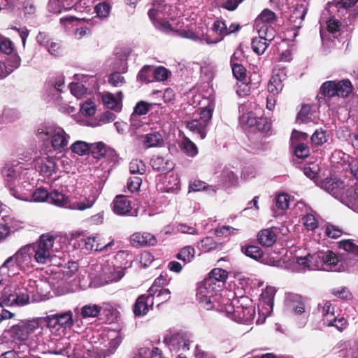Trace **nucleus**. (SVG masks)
<instances>
[{
	"mask_svg": "<svg viewBox=\"0 0 358 358\" xmlns=\"http://www.w3.org/2000/svg\"><path fill=\"white\" fill-rule=\"evenodd\" d=\"M39 318L12 326L6 331L11 342L19 346L35 349L44 343L45 327Z\"/></svg>",
	"mask_w": 358,
	"mask_h": 358,
	"instance_id": "obj_1",
	"label": "nucleus"
},
{
	"mask_svg": "<svg viewBox=\"0 0 358 358\" xmlns=\"http://www.w3.org/2000/svg\"><path fill=\"white\" fill-rule=\"evenodd\" d=\"M43 296L35 280L24 279L21 285L14 291L9 286L3 289L0 296V306H24L31 301H41Z\"/></svg>",
	"mask_w": 358,
	"mask_h": 358,
	"instance_id": "obj_2",
	"label": "nucleus"
},
{
	"mask_svg": "<svg viewBox=\"0 0 358 358\" xmlns=\"http://www.w3.org/2000/svg\"><path fill=\"white\" fill-rule=\"evenodd\" d=\"M320 187L334 197L345 203L358 213V185L352 181L348 183L336 178H326L320 183Z\"/></svg>",
	"mask_w": 358,
	"mask_h": 358,
	"instance_id": "obj_3",
	"label": "nucleus"
},
{
	"mask_svg": "<svg viewBox=\"0 0 358 358\" xmlns=\"http://www.w3.org/2000/svg\"><path fill=\"white\" fill-rule=\"evenodd\" d=\"M293 262L296 264L300 270H324L340 271L339 259L337 255L331 250L319 251L313 255L294 258Z\"/></svg>",
	"mask_w": 358,
	"mask_h": 358,
	"instance_id": "obj_4",
	"label": "nucleus"
},
{
	"mask_svg": "<svg viewBox=\"0 0 358 358\" xmlns=\"http://www.w3.org/2000/svg\"><path fill=\"white\" fill-rule=\"evenodd\" d=\"M222 285L213 282L210 279H204L199 284L196 296L200 304L206 310L216 309L223 310V307L228 298L223 296L220 291Z\"/></svg>",
	"mask_w": 358,
	"mask_h": 358,
	"instance_id": "obj_5",
	"label": "nucleus"
},
{
	"mask_svg": "<svg viewBox=\"0 0 358 358\" xmlns=\"http://www.w3.org/2000/svg\"><path fill=\"white\" fill-rule=\"evenodd\" d=\"M36 135L41 141H48L53 150L57 152H62L68 148L70 135L62 127L55 124H40Z\"/></svg>",
	"mask_w": 358,
	"mask_h": 358,
	"instance_id": "obj_6",
	"label": "nucleus"
},
{
	"mask_svg": "<svg viewBox=\"0 0 358 358\" xmlns=\"http://www.w3.org/2000/svg\"><path fill=\"white\" fill-rule=\"evenodd\" d=\"M226 301L223 310L226 315L236 322L248 324L254 320L255 309L252 306H248L250 300L246 296L233 299L231 301Z\"/></svg>",
	"mask_w": 358,
	"mask_h": 358,
	"instance_id": "obj_7",
	"label": "nucleus"
},
{
	"mask_svg": "<svg viewBox=\"0 0 358 358\" xmlns=\"http://www.w3.org/2000/svg\"><path fill=\"white\" fill-rule=\"evenodd\" d=\"M34 259L29 245L21 247L13 256L3 262V268L6 269L11 275H15L19 270L27 271L34 268Z\"/></svg>",
	"mask_w": 358,
	"mask_h": 358,
	"instance_id": "obj_8",
	"label": "nucleus"
},
{
	"mask_svg": "<svg viewBox=\"0 0 358 358\" xmlns=\"http://www.w3.org/2000/svg\"><path fill=\"white\" fill-rule=\"evenodd\" d=\"M174 8L164 1H157L153 3L148 14L157 29L169 32L172 29L168 19L174 17L175 15L173 14Z\"/></svg>",
	"mask_w": 358,
	"mask_h": 358,
	"instance_id": "obj_9",
	"label": "nucleus"
},
{
	"mask_svg": "<svg viewBox=\"0 0 358 358\" xmlns=\"http://www.w3.org/2000/svg\"><path fill=\"white\" fill-rule=\"evenodd\" d=\"M39 320H42L41 326L45 327V334L49 331L57 336H63L64 330L73 324V313L71 310L39 317Z\"/></svg>",
	"mask_w": 358,
	"mask_h": 358,
	"instance_id": "obj_10",
	"label": "nucleus"
},
{
	"mask_svg": "<svg viewBox=\"0 0 358 358\" xmlns=\"http://www.w3.org/2000/svg\"><path fill=\"white\" fill-rule=\"evenodd\" d=\"M55 238L50 234H42L39 239L30 247L34 262L39 264H46L51 262L54 254Z\"/></svg>",
	"mask_w": 358,
	"mask_h": 358,
	"instance_id": "obj_11",
	"label": "nucleus"
},
{
	"mask_svg": "<svg viewBox=\"0 0 358 358\" xmlns=\"http://www.w3.org/2000/svg\"><path fill=\"white\" fill-rule=\"evenodd\" d=\"M213 113V110L210 106L202 108L198 115L185 122L186 127L199 138L204 139L207 135Z\"/></svg>",
	"mask_w": 358,
	"mask_h": 358,
	"instance_id": "obj_12",
	"label": "nucleus"
},
{
	"mask_svg": "<svg viewBox=\"0 0 358 358\" xmlns=\"http://www.w3.org/2000/svg\"><path fill=\"white\" fill-rule=\"evenodd\" d=\"M164 343L171 352L185 353L192 342L191 334L185 332L169 331L164 337Z\"/></svg>",
	"mask_w": 358,
	"mask_h": 358,
	"instance_id": "obj_13",
	"label": "nucleus"
},
{
	"mask_svg": "<svg viewBox=\"0 0 358 358\" xmlns=\"http://www.w3.org/2000/svg\"><path fill=\"white\" fill-rule=\"evenodd\" d=\"M276 15L272 10L265 8L255 20V28L258 34L267 36L268 39L274 38L275 31L272 24L275 21Z\"/></svg>",
	"mask_w": 358,
	"mask_h": 358,
	"instance_id": "obj_14",
	"label": "nucleus"
},
{
	"mask_svg": "<svg viewBox=\"0 0 358 358\" xmlns=\"http://www.w3.org/2000/svg\"><path fill=\"white\" fill-rule=\"evenodd\" d=\"M48 336L44 338V343L41 345H47L48 352L53 355L70 354V343L63 336H57L56 334L48 331Z\"/></svg>",
	"mask_w": 358,
	"mask_h": 358,
	"instance_id": "obj_15",
	"label": "nucleus"
},
{
	"mask_svg": "<svg viewBox=\"0 0 358 358\" xmlns=\"http://www.w3.org/2000/svg\"><path fill=\"white\" fill-rule=\"evenodd\" d=\"M24 164L18 161H13L5 164L2 169V175L8 185H15L22 180L25 171Z\"/></svg>",
	"mask_w": 358,
	"mask_h": 358,
	"instance_id": "obj_16",
	"label": "nucleus"
},
{
	"mask_svg": "<svg viewBox=\"0 0 358 358\" xmlns=\"http://www.w3.org/2000/svg\"><path fill=\"white\" fill-rule=\"evenodd\" d=\"M319 309L321 310L323 320L328 326H334L341 328L345 321L344 318H337L335 315V307L331 301H325L323 304H319Z\"/></svg>",
	"mask_w": 358,
	"mask_h": 358,
	"instance_id": "obj_17",
	"label": "nucleus"
},
{
	"mask_svg": "<svg viewBox=\"0 0 358 358\" xmlns=\"http://www.w3.org/2000/svg\"><path fill=\"white\" fill-rule=\"evenodd\" d=\"M59 159L54 157L43 156L36 158L34 166L36 170L44 176H50L56 171L57 162Z\"/></svg>",
	"mask_w": 358,
	"mask_h": 358,
	"instance_id": "obj_18",
	"label": "nucleus"
},
{
	"mask_svg": "<svg viewBox=\"0 0 358 358\" xmlns=\"http://www.w3.org/2000/svg\"><path fill=\"white\" fill-rule=\"evenodd\" d=\"M285 308L287 311L300 315L306 312V305L303 297L296 294L289 293L286 296Z\"/></svg>",
	"mask_w": 358,
	"mask_h": 358,
	"instance_id": "obj_19",
	"label": "nucleus"
},
{
	"mask_svg": "<svg viewBox=\"0 0 358 358\" xmlns=\"http://www.w3.org/2000/svg\"><path fill=\"white\" fill-rule=\"evenodd\" d=\"M296 210L301 211L300 216L303 217V224L308 230H315L318 222L313 214L311 213L312 210L307 206L303 202H298L296 206Z\"/></svg>",
	"mask_w": 358,
	"mask_h": 358,
	"instance_id": "obj_20",
	"label": "nucleus"
},
{
	"mask_svg": "<svg viewBox=\"0 0 358 358\" xmlns=\"http://www.w3.org/2000/svg\"><path fill=\"white\" fill-rule=\"evenodd\" d=\"M154 305L153 298L150 292L147 294H142L136 299L133 311L136 316L141 317L147 314L150 308Z\"/></svg>",
	"mask_w": 358,
	"mask_h": 358,
	"instance_id": "obj_21",
	"label": "nucleus"
},
{
	"mask_svg": "<svg viewBox=\"0 0 358 358\" xmlns=\"http://www.w3.org/2000/svg\"><path fill=\"white\" fill-rule=\"evenodd\" d=\"M130 242L134 247L153 246L157 244L156 237L148 232H136L130 236Z\"/></svg>",
	"mask_w": 358,
	"mask_h": 358,
	"instance_id": "obj_22",
	"label": "nucleus"
},
{
	"mask_svg": "<svg viewBox=\"0 0 358 358\" xmlns=\"http://www.w3.org/2000/svg\"><path fill=\"white\" fill-rule=\"evenodd\" d=\"M98 196L96 191H92L88 196H80L79 200L70 203L69 208L83 211L91 208L95 203Z\"/></svg>",
	"mask_w": 358,
	"mask_h": 358,
	"instance_id": "obj_23",
	"label": "nucleus"
},
{
	"mask_svg": "<svg viewBox=\"0 0 358 358\" xmlns=\"http://www.w3.org/2000/svg\"><path fill=\"white\" fill-rule=\"evenodd\" d=\"M306 2L296 3L291 11L289 20L294 29H299L307 13V3Z\"/></svg>",
	"mask_w": 358,
	"mask_h": 358,
	"instance_id": "obj_24",
	"label": "nucleus"
},
{
	"mask_svg": "<svg viewBox=\"0 0 358 358\" xmlns=\"http://www.w3.org/2000/svg\"><path fill=\"white\" fill-rule=\"evenodd\" d=\"M276 290L273 287H266V289L262 294V299L264 305H266V308L262 307L261 310H259V313L264 316L263 321L261 322L263 323L265 320V318L268 316L271 312L273 310V299L275 294Z\"/></svg>",
	"mask_w": 358,
	"mask_h": 358,
	"instance_id": "obj_25",
	"label": "nucleus"
},
{
	"mask_svg": "<svg viewBox=\"0 0 358 358\" xmlns=\"http://www.w3.org/2000/svg\"><path fill=\"white\" fill-rule=\"evenodd\" d=\"M112 205L114 213L117 215H129V213L131 210L130 201L122 195L117 196L113 200Z\"/></svg>",
	"mask_w": 358,
	"mask_h": 358,
	"instance_id": "obj_26",
	"label": "nucleus"
},
{
	"mask_svg": "<svg viewBox=\"0 0 358 358\" xmlns=\"http://www.w3.org/2000/svg\"><path fill=\"white\" fill-rule=\"evenodd\" d=\"M178 35L184 38H188L193 41L205 43L206 44L217 43L222 41V38H218L216 40H210L207 35L199 34L195 33L189 29H182L178 31Z\"/></svg>",
	"mask_w": 358,
	"mask_h": 358,
	"instance_id": "obj_27",
	"label": "nucleus"
},
{
	"mask_svg": "<svg viewBox=\"0 0 358 358\" xmlns=\"http://www.w3.org/2000/svg\"><path fill=\"white\" fill-rule=\"evenodd\" d=\"M96 236H89L81 239V243L87 251H103L107 250L108 248L114 245L112 241L106 244L101 245L98 242Z\"/></svg>",
	"mask_w": 358,
	"mask_h": 358,
	"instance_id": "obj_28",
	"label": "nucleus"
},
{
	"mask_svg": "<svg viewBox=\"0 0 358 358\" xmlns=\"http://www.w3.org/2000/svg\"><path fill=\"white\" fill-rule=\"evenodd\" d=\"M122 98L123 95L121 91L118 92L116 95L108 92L103 95L102 101L107 108L120 111L122 108Z\"/></svg>",
	"mask_w": 358,
	"mask_h": 358,
	"instance_id": "obj_29",
	"label": "nucleus"
},
{
	"mask_svg": "<svg viewBox=\"0 0 358 358\" xmlns=\"http://www.w3.org/2000/svg\"><path fill=\"white\" fill-rule=\"evenodd\" d=\"M238 110L239 113L241 114L239 117L240 124L254 129L258 118L252 111H248L247 106L245 105L240 106Z\"/></svg>",
	"mask_w": 358,
	"mask_h": 358,
	"instance_id": "obj_30",
	"label": "nucleus"
},
{
	"mask_svg": "<svg viewBox=\"0 0 358 358\" xmlns=\"http://www.w3.org/2000/svg\"><path fill=\"white\" fill-rule=\"evenodd\" d=\"M276 234L272 229L261 230L257 235L259 244L265 247L272 246L276 241Z\"/></svg>",
	"mask_w": 358,
	"mask_h": 358,
	"instance_id": "obj_31",
	"label": "nucleus"
},
{
	"mask_svg": "<svg viewBox=\"0 0 358 358\" xmlns=\"http://www.w3.org/2000/svg\"><path fill=\"white\" fill-rule=\"evenodd\" d=\"M48 203L69 208L71 202L68 201V198L62 192L55 189L49 193Z\"/></svg>",
	"mask_w": 358,
	"mask_h": 358,
	"instance_id": "obj_32",
	"label": "nucleus"
},
{
	"mask_svg": "<svg viewBox=\"0 0 358 358\" xmlns=\"http://www.w3.org/2000/svg\"><path fill=\"white\" fill-rule=\"evenodd\" d=\"M143 141L147 148L161 147L164 144L162 136L157 131L149 133L143 136Z\"/></svg>",
	"mask_w": 358,
	"mask_h": 358,
	"instance_id": "obj_33",
	"label": "nucleus"
},
{
	"mask_svg": "<svg viewBox=\"0 0 358 358\" xmlns=\"http://www.w3.org/2000/svg\"><path fill=\"white\" fill-rule=\"evenodd\" d=\"M259 37L254 38L252 41V48L257 55H262L268 47V42L274 38L268 39L267 36L258 34Z\"/></svg>",
	"mask_w": 358,
	"mask_h": 358,
	"instance_id": "obj_34",
	"label": "nucleus"
},
{
	"mask_svg": "<svg viewBox=\"0 0 358 358\" xmlns=\"http://www.w3.org/2000/svg\"><path fill=\"white\" fill-rule=\"evenodd\" d=\"M152 167L158 171H169L173 169V163L164 157L155 156L151 159Z\"/></svg>",
	"mask_w": 358,
	"mask_h": 358,
	"instance_id": "obj_35",
	"label": "nucleus"
},
{
	"mask_svg": "<svg viewBox=\"0 0 358 358\" xmlns=\"http://www.w3.org/2000/svg\"><path fill=\"white\" fill-rule=\"evenodd\" d=\"M220 182L226 187L236 185L238 182L237 174L230 169L226 168L222 172Z\"/></svg>",
	"mask_w": 358,
	"mask_h": 358,
	"instance_id": "obj_36",
	"label": "nucleus"
},
{
	"mask_svg": "<svg viewBox=\"0 0 358 358\" xmlns=\"http://www.w3.org/2000/svg\"><path fill=\"white\" fill-rule=\"evenodd\" d=\"M283 87L282 79L280 73H275L270 79L268 84V90L273 96L279 94Z\"/></svg>",
	"mask_w": 358,
	"mask_h": 358,
	"instance_id": "obj_37",
	"label": "nucleus"
},
{
	"mask_svg": "<svg viewBox=\"0 0 358 358\" xmlns=\"http://www.w3.org/2000/svg\"><path fill=\"white\" fill-rule=\"evenodd\" d=\"M352 85L349 80H342L336 82V96L348 97L352 92Z\"/></svg>",
	"mask_w": 358,
	"mask_h": 358,
	"instance_id": "obj_38",
	"label": "nucleus"
},
{
	"mask_svg": "<svg viewBox=\"0 0 358 358\" xmlns=\"http://www.w3.org/2000/svg\"><path fill=\"white\" fill-rule=\"evenodd\" d=\"M101 310V308L96 305L89 303L81 308L80 315L83 318H94L97 317Z\"/></svg>",
	"mask_w": 358,
	"mask_h": 358,
	"instance_id": "obj_39",
	"label": "nucleus"
},
{
	"mask_svg": "<svg viewBox=\"0 0 358 358\" xmlns=\"http://www.w3.org/2000/svg\"><path fill=\"white\" fill-rule=\"evenodd\" d=\"M181 149L190 157H194L199 152L196 144L187 137L183 138L181 143Z\"/></svg>",
	"mask_w": 358,
	"mask_h": 358,
	"instance_id": "obj_40",
	"label": "nucleus"
},
{
	"mask_svg": "<svg viewBox=\"0 0 358 358\" xmlns=\"http://www.w3.org/2000/svg\"><path fill=\"white\" fill-rule=\"evenodd\" d=\"M311 142L316 146H320L327 142L329 139V134L327 131L322 128L316 129L311 136Z\"/></svg>",
	"mask_w": 358,
	"mask_h": 358,
	"instance_id": "obj_41",
	"label": "nucleus"
},
{
	"mask_svg": "<svg viewBox=\"0 0 358 358\" xmlns=\"http://www.w3.org/2000/svg\"><path fill=\"white\" fill-rule=\"evenodd\" d=\"M227 278V273L225 270L220 268L213 269L206 279H210L213 282L222 285Z\"/></svg>",
	"mask_w": 358,
	"mask_h": 358,
	"instance_id": "obj_42",
	"label": "nucleus"
},
{
	"mask_svg": "<svg viewBox=\"0 0 358 358\" xmlns=\"http://www.w3.org/2000/svg\"><path fill=\"white\" fill-rule=\"evenodd\" d=\"M320 93L328 97L336 96V82L333 80L324 82L320 89Z\"/></svg>",
	"mask_w": 358,
	"mask_h": 358,
	"instance_id": "obj_43",
	"label": "nucleus"
},
{
	"mask_svg": "<svg viewBox=\"0 0 358 358\" xmlns=\"http://www.w3.org/2000/svg\"><path fill=\"white\" fill-rule=\"evenodd\" d=\"M189 191L199 192V191H207L209 193H215L217 187L216 186L206 185L205 182L201 180H194L191 182L189 186Z\"/></svg>",
	"mask_w": 358,
	"mask_h": 358,
	"instance_id": "obj_44",
	"label": "nucleus"
},
{
	"mask_svg": "<svg viewBox=\"0 0 358 358\" xmlns=\"http://www.w3.org/2000/svg\"><path fill=\"white\" fill-rule=\"evenodd\" d=\"M70 149L73 153L83 156L90 151V144L83 141H77L70 146Z\"/></svg>",
	"mask_w": 358,
	"mask_h": 358,
	"instance_id": "obj_45",
	"label": "nucleus"
},
{
	"mask_svg": "<svg viewBox=\"0 0 358 358\" xmlns=\"http://www.w3.org/2000/svg\"><path fill=\"white\" fill-rule=\"evenodd\" d=\"M108 150V148L102 142L90 144V151L92 152L94 157L96 159H100L101 157H104L106 155Z\"/></svg>",
	"mask_w": 358,
	"mask_h": 358,
	"instance_id": "obj_46",
	"label": "nucleus"
},
{
	"mask_svg": "<svg viewBox=\"0 0 358 358\" xmlns=\"http://www.w3.org/2000/svg\"><path fill=\"white\" fill-rule=\"evenodd\" d=\"M194 248L191 246H186L183 248L177 255V259L182 261L184 265L189 262L194 257Z\"/></svg>",
	"mask_w": 358,
	"mask_h": 358,
	"instance_id": "obj_47",
	"label": "nucleus"
},
{
	"mask_svg": "<svg viewBox=\"0 0 358 358\" xmlns=\"http://www.w3.org/2000/svg\"><path fill=\"white\" fill-rule=\"evenodd\" d=\"M335 350L340 353V357L350 358L351 356L352 348L348 342L341 341L335 346Z\"/></svg>",
	"mask_w": 358,
	"mask_h": 358,
	"instance_id": "obj_48",
	"label": "nucleus"
},
{
	"mask_svg": "<svg viewBox=\"0 0 358 358\" xmlns=\"http://www.w3.org/2000/svg\"><path fill=\"white\" fill-rule=\"evenodd\" d=\"M151 296L153 298V301H155L158 303L157 306H159V304L170 299L171 292L168 289L161 288L156 294H151Z\"/></svg>",
	"mask_w": 358,
	"mask_h": 358,
	"instance_id": "obj_49",
	"label": "nucleus"
},
{
	"mask_svg": "<svg viewBox=\"0 0 358 358\" xmlns=\"http://www.w3.org/2000/svg\"><path fill=\"white\" fill-rule=\"evenodd\" d=\"M152 104H150L144 101H138L134 108V112L131 114V118L133 119L136 115H143L148 113L150 110V106Z\"/></svg>",
	"mask_w": 358,
	"mask_h": 358,
	"instance_id": "obj_50",
	"label": "nucleus"
},
{
	"mask_svg": "<svg viewBox=\"0 0 358 358\" xmlns=\"http://www.w3.org/2000/svg\"><path fill=\"white\" fill-rule=\"evenodd\" d=\"M71 93L77 99H80L87 92V89L83 84L80 83H72L69 85Z\"/></svg>",
	"mask_w": 358,
	"mask_h": 358,
	"instance_id": "obj_51",
	"label": "nucleus"
},
{
	"mask_svg": "<svg viewBox=\"0 0 358 358\" xmlns=\"http://www.w3.org/2000/svg\"><path fill=\"white\" fill-rule=\"evenodd\" d=\"M129 171L132 174H143L145 172V165L141 160L133 159L129 164Z\"/></svg>",
	"mask_w": 358,
	"mask_h": 358,
	"instance_id": "obj_52",
	"label": "nucleus"
},
{
	"mask_svg": "<svg viewBox=\"0 0 358 358\" xmlns=\"http://www.w3.org/2000/svg\"><path fill=\"white\" fill-rule=\"evenodd\" d=\"M242 250L245 254V255L254 259H258L263 255L262 250L257 245H249L247 246L245 249L243 248Z\"/></svg>",
	"mask_w": 358,
	"mask_h": 358,
	"instance_id": "obj_53",
	"label": "nucleus"
},
{
	"mask_svg": "<svg viewBox=\"0 0 358 358\" xmlns=\"http://www.w3.org/2000/svg\"><path fill=\"white\" fill-rule=\"evenodd\" d=\"M339 248L358 257V245H355L352 241L343 240L340 241Z\"/></svg>",
	"mask_w": 358,
	"mask_h": 358,
	"instance_id": "obj_54",
	"label": "nucleus"
},
{
	"mask_svg": "<svg viewBox=\"0 0 358 358\" xmlns=\"http://www.w3.org/2000/svg\"><path fill=\"white\" fill-rule=\"evenodd\" d=\"M152 69L150 66H144L139 71L137 76L138 80L143 83H150L152 81Z\"/></svg>",
	"mask_w": 358,
	"mask_h": 358,
	"instance_id": "obj_55",
	"label": "nucleus"
},
{
	"mask_svg": "<svg viewBox=\"0 0 358 358\" xmlns=\"http://www.w3.org/2000/svg\"><path fill=\"white\" fill-rule=\"evenodd\" d=\"M97 15L101 18L108 17L110 11V6L106 1L100 2L94 8Z\"/></svg>",
	"mask_w": 358,
	"mask_h": 358,
	"instance_id": "obj_56",
	"label": "nucleus"
},
{
	"mask_svg": "<svg viewBox=\"0 0 358 358\" xmlns=\"http://www.w3.org/2000/svg\"><path fill=\"white\" fill-rule=\"evenodd\" d=\"M170 71L164 66H158L152 71V76L157 81H164L167 80Z\"/></svg>",
	"mask_w": 358,
	"mask_h": 358,
	"instance_id": "obj_57",
	"label": "nucleus"
},
{
	"mask_svg": "<svg viewBox=\"0 0 358 358\" xmlns=\"http://www.w3.org/2000/svg\"><path fill=\"white\" fill-rule=\"evenodd\" d=\"M49 192L44 188H38L32 194V200L36 202H48Z\"/></svg>",
	"mask_w": 358,
	"mask_h": 358,
	"instance_id": "obj_58",
	"label": "nucleus"
},
{
	"mask_svg": "<svg viewBox=\"0 0 358 358\" xmlns=\"http://www.w3.org/2000/svg\"><path fill=\"white\" fill-rule=\"evenodd\" d=\"M219 246L220 244L214 241L210 237H206L201 241V248L205 252L216 250Z\"/></svg>",
	"mask_w": 358,
	"mask_h": 358,
	"instance_id": "obj_59",
	"label": "nucleus"
},
{
	"mask_svg": "<svg viewBox=\"0 0 358 358\" xmlns=\"http://www.w3.org/2000/svg\"><path fill=\"white\" fill-rule=\"evenodd\" d=\"M108 83L115 87L122 86L125 83L124 76L119 72H114L109 76Z\"/></svg>",
	"mask_w": 358,
	"mask_h": 358,
	"instance_id": "obj_60",
	"label": "nucleus"
},
{
	"mask_svg": "<svg viewBox=\"0 0 358 358\" xmlns=\"http://www.w3.org/2000/svg\"><path fill=\"white\" fill-rule=\"evenodd\" d=\"M271 128V123L267 117H260L257 120L254 131L257 130L262 132H267Z\"/></svg>",
	"mask_w": 358,
	"mask_h": 358,
	"instance_id": "obj_61",
	"label": "nucleus"
},
{
	"mask_svg": "<svg viewBox=\"0 0 358 358\" xmlns=\"http://www.w3.org/2000/svg\"><path fill=\"white\" fill-rule=\"evenodd\" d=\"M234 76L239 81H244L246 78V69L242 65H236L234 64L231 67Z\"/></svg>",
	"mask_w": 358,
	"mask_h": 358,
	"instance_id": "obj_62",
	"label": "nucleus"
},
{
	"mask_svg": "<svg viewBox=\"0 0 358 358\" xmlns=\"http://www.w3.org/2000/svg\"><path fill=\"white\" fill-rule=\"evenodd\" d=\"M331 294L340 299H351L352 295L348 288L345 287H342L337 289H334L331 291Z\"/></svg>",
	"mask_w": 358,
	"mask_h": 358,
	"instance_id": "obj_63",
	"label": "nucleus"
},
{
	"mask_svg": "<svg viewBox=\"0 0 358 358\" xmlns=\"http://www.w3.org/2000/svg\"><path fill=\"white\" fill-rule=\"evenodd\" d=\"M289 196L287 194H280L275 197V202L278 208L285 210L289 206Z\"/></svg>",
	"mask_w": 358,
	"mask_h": 358,
	"instance_id": "obj_64",
	"label": "nucleus"
}]
</instances>
